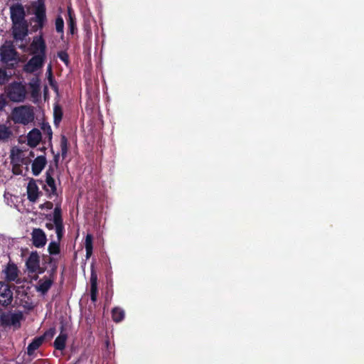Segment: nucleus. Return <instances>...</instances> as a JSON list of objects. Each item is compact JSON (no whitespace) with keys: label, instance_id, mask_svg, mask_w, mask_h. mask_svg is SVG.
I'll list each match as a JSON object with an SVG mask.
<instances>
[{"label":"nucleus","instance_id":"c85d7f7f","mask_svg":"<svg viewBox=\"0 0 364 364\" xmlns=\"http://www.w3.org/2000/svg\"><path fill=\"white\" fill-rule=\"evenodd\" d=\"M11 135V132L4 124H0V141H5L8 139Z\"/></svg>","mask_w":364,"mask_h":364},{"label":"nucleus","instance_id":"2f4dec72","mask_svg":"<svg viewBox=\"0 0 364 364\" xmlns=\"http://www.w3.org/2000/svg\"><path fill=\"white\" fill-rule=\"evenodd\" d=\"M50 269L48 271L49 276H50V279H53L54 280L55 277L56 276L57 270H58V262L56 263H53V264H50Z\"/></svg>","mask_w":364,"mask_h":364},{"label":"nucleus","instance_id":"423d86ee","mask_svg":"<svg viewBox=\"0 0 364 364\" xmlns=\"http://www.w3.org/2000/svg\"><path fill=\"white\" fill-rule=\"evenodd\" d=\"M30 50L33 55L46 56V44L42 32L39 36L33 38L30 45Z\"/></svg>","mask_w":364,"mask_h":364},{"label":"nucleus","instance_id":"7ed1b4c3","mask_svg":"<svg viewBox=\"0 0 364 364\" xmlns=\"http://www.w3.org/2000/svg\"><path fill=\"white\" fill-rule=\"evenodd\" d=\"M26 90L25 86L18 82H14L6 88V95L13 102H23L26 97Z\"/></svg>","mask_w":364,"mask_h":364},{"label":"nucleus","instance_id":"ddd939ff","mask_svg":"<svg viewBox=\"0 0 364 364\" xmlns=\"http://www.w3.org/2000/svg\"><path fill=\"white\" fill-rule=\"evenodd\" d=\"M43 189L49 199L58 197L57 187L53 177L49 176L48 178H46V184L43 186Z\"/></svg>","mask_w":364,"mask_h":364},{"label":"nucleus","instance_id":"c756f323","mask_svg":"<svg viewBox=\"0 0 364 364\" xmlns=\"http://www.w3.org/2000/svg\"><path fill=\"white\" fill-rule=\"evenodd\" d=\"M55 29L58 33H63L64 21L60 16H58L55 19Z\"/></svg>","mask_w":364,"mask_h":364},{"label":"nucleus","instance_id":"0eeeda50","mask_svg":"<svg viewBox=\"0 0 364 364\" xmlns=\"http://www.w3.org/2000/svg\"><path fill=\"white\" fill-rule=\"evenodd\" d=\"M25 16V9L21 4L17 3L10 6V17L13 24L27 22Z\"/></svg>","mask_w":364,"mask_h":364},{"label":"nucleus","instance_id":"6ab92c4d","mask_svg":"<svg viewBox=\"0 0 364 364\" xmlns=\"http://www.w3.org/2000/svg\"><path fill=\"white\" fill-rule=\"evenodd\" d=\"M42 138L41 132L38 129H32L28 134V145L31 147H36Z\"/></svg>","mask_w":364,"mask_h":364},{"label":"nucleus","instance_id":"4468645a","mask_svg":"<svg viewBox=\"0 0 364 364\" xmlns=\"http://www.w3.org/2000/svg\"><path fill=\"white\" fill-rule=\"evenodd\" d=\"M28 23L27 22L19 23L18 24H13V36L16 40L22 41L28 35Z\"/></svg>","mask_w":364,"mask_h":364},{"label":"nucleus","instance_id":"e433bc0d","mask_svg":"<svg viewBox=\"0 0 364 364\" xmlns=\"http://www.w3.org/2000/svg\"><path fill=\"white\" fill-rule=\"evenodd\" d=\"M55 169L52 166H49L46 172V178H48L49 176L53 177Z\"/></svg>","mask_w":364,"mask_h":364},{"label":"nucleus","instance_id":"b1692460","mask_svg":"<svg viewBox=\"0 0 364 364\" xmlns=\"http://www.w3.org/2000/svg\"><path fill=\"white\" fill-rule=\"evenodd\" d=\"M63 327L62 326L60 335L54 341L53 346L56 350H63L65 348L68 335L65 333H63Z\"/></svg>","mask_w":364,"mask_h":364},{"label":"nucleus","instance_id":"20e7f679","mask_svg":"<svg viewBox=\"0 0 364 364\" xmlns=\"http://www.w3.org/2000/svg\"><path fill=\"white\" fill-rule=\"evenodd\" d=\"M40 256L37 251H33L26 261V267L31 274H43L46 272V267H41Z\"/></svg>","mask_w":364,"mask_h":364},{"label":"nucleus","instance_id":"39448f33","mask_svg":"<svg viewBox=\"0 0 364 364\" xmlns=\"http://www.w3.org/2000/svg\"><path fill=\"white\" fill-rule=\"evenodd\" d=\"M14 116L16 122L28 124L34 119L33 109L26 106H21L14 110Z\"/></svg>","mask_w":364,"mask_h":364},{"label":"nucleus","instance_id":"72a5a7b5","mask_svg":"<svg viewBox=\"0 0 364 364\" xmlns=\"http://www.w3.org/2000/svg\"><path fill=\"white\" fill-rule=\"evenodd\" d=\"M9 79L6 70L0 69V85L6 83Z\"/></svg>","mask_w":364,"mask_h":364},{"label":"nucleus","instance_id":"5701e85b","mask_svg":"<svg viewBox=\"0 0 364 364\" xmlns=\"http://www.w3.org/2000/svg\"><path fill=\"white\" fill-rule=\"evenodd\" d=\"M53 279L43 277L38 282L37 290L43 294H46L53 285Z\"/></svg>","mask_w":364,"mask_h":364},{"label":"nucleus","instance_id":"2eb2a0df","mask_svg":"<svg viewBox=\"0 0 364 364\" xmlns=\"http://www.w3.org/2000/svg\"><path fill=\"white\" fill-rule=\"evenodd\" d=\"M3 272L5 274L6 282H14L18 277V269L16 264L13 262H9Z\"/></svg>","mask_w":364,"mask_h":364},{"label":"nucleus","instance_id":"f704fd0d","mask_svg":"<svg viewBox=\"0 0 364 364\" xmlns=\"http://www.w3.org/2000/svg\"><path fill=\"white\" fill-rule=\"evenodd\" d=\"M49 70H50V73H49L48 80H49L50 85L51 86V87L53 89L57 90H58V87H57L55 81L53 80V75H52V73L50 71V67H49Z\"/></svg>","mask_w":364,"mask_h":364},{"label":"nucleus","instance_id":"c9c22d12","mask_svg":"<svg viewBox=\"0 0 364 364\" xmlns=\"http://www.w3.org/2000/svg\"><path fill=\"white\" fill-rule=\"evenodd\" d=\"M53 208V203L50 201H46L43 204H41L39 205V208L43 209H47V210H51Z\"/></svg>","mask_w":364,"mask_h":364},{"label":"nucleus","instance_id":"a878e982","mask_svg":"<svg viewBox=\"0 0 364 364\" xmlns=\"http://www.w3.org/2000/svg\"><path fill=\"white\" fill-rule=\"evenodd\" d=\"M112 318L116 323L122 321L125 316L124 311L120 307H114L112 309Z\"/></svg>","mask_w":364,"mask_h":364},{"label":"nucleus","instance_id":"412c9836","mask_svg":"<svg viewBox=\"0 0 364 364\" xmlns=\"http://www.w3.org/2000/svg\"><path fill=\"white\" fill-rule=\"evenodd\" d=\"M32 97H38L41 92V80L38 77H33L28 84Z\"/></svg>","mask_w":364,"mask_h":364},{"label":"nucleus","instance_id":"1a4fd4ad","mask_svg":"<svg viewBox=\"0 0 364 364\" xmlns=\"http://www.w3.org/2000/svg\"><path fill=\"white\" fill-rule=\"evenodd\" d=\"M46 56L33 55L24 65L23 70L27 73H33L43 68Z\"/></svg>","mask_w":364,"mask_h":364},{"label":"nucleus","instance_id":"4be33fe9","mask_svg":"<svg viewBox=\"0 0 364 364\" xmlns=\"http://www.w3.org/2000/svg\"><path fill=\"white\" fill-rule=\"evenodd\" d=\"M23 318V314L21 312L12 314L10 316H8L6 318L3 319L4 323L14 326L15 327H20V321Z\"/></svg>","mask_w":364,"mask_h":364},{"label":"nucleus","instance_id":"473e14b6","mask_svg":"<svg viewBox=\"0 0 364 364\" xmlns=\"http://www.w3.org/2000/svg\"><path fill=\"white\" fill-rule=\"evenodd\" d=\"M58 57L66 65L69 64V55L66 51H60L58 53Z\"/></svg>","mask_w":364,"mask_h":364},{"label":"nucleus","instance_id":"393cba45","mask_svg":"<svg viewBox=\"0 0 364 364\" xmlns=\"http://www.w3.org/2000/svg\"><path fill=\"white\" fill-rule=\"evenodd\" d=\"M63 112L61 106L55 104L53 107V122L55 126L58 127L63 118Z\"/></svg>","mask_w":364,"mask_h":364},{"label":"nucleus","instance_id":"ea45409f","mask_svg":"<svg viewBox=\"0 0 364 364\" xmlns=\"http://www.w3.org/2000/svg\"><path fill=\"white\" fill-rule=\"evenodd\" d=\"M46 228L47 229H48L49 230H53L54 228L55 229V224L54 223H47L46 224Z\"/></svg>","mask_w":364,"mask_h":364},{"label":"nucleus","instance_id":"f3484780","mask_svg":"<svg viewBox=\"0 0 364 364\" xmlns=\"http://www.w3.org/2000/svg\"><path fill=\"white\" fill-rule=\"evenodd\" d=\"M47 160L45 156H37L32 163L31 169L34 176H38L45 168Z\"/></svg>","mask_w":364,"mask_h":364},{"label":"nucleus","instance_id":"79ce46f5","mask_svg":"<svg viewBox=\"0 0 364 364\" xmlns=\"http://www.w3.org/2000/svg\"><path fill=\"white\" fill-rule=\"evenodd\" d=\"M30 156H33V157L34 156V154H33V152H31V153H30Z\"/></svg>","mask_w":364,"mask_h":364},{"label":"nucleus","instance_id":"bb28decb","mask_svg":"<svg viewBox=\"0 0 364 364\" xmlns=\"http://www.w3.org/2000/svg\"><path fill=\"white\" fill-rule=\"evenodd\" d=\"M92 240H93V236L91 234H87L85 237V241L86 258H90L92 254V250H93Z\"/></svg>","mask_w":364,"mask_h":364},{"label":"nucleus","instance_id":"58836bf2","mask_svg":"<svg viewBox=\"0 0 364 364\" xmlns=\"http://www.w3.org/2000/svg\"><path fill=\"white\" fill-rule=\"evenodd\" d=\"M46 131L48 134V140L49 141H51L53 132L50 126H48Z\"/></svg>","mask_w":364,"mask_h":364},{"label":"nucleus","instance_id":"4c0bfd02","mask_svg":"<svg viewBox=\"0 0 364 364\" xmlns=\"http://www.w3.org/2000/svg\"><path fill=\"white\" fill-rule=\"evenodd\" d=\"M6 105V101L3 95H0V111L5 107Z\"/></svg>","mask_w":364,"mask_h":364},{"label":"nucleus","instance_id":"9b49d317","mask_svg":"<svg viewBox=\"0 0 364 364\" xmlns=\"http://www.w3.org/2000/svg\"><path fill=\"white\" fill-rule=\"evenodd\" d=\"M32 243L38 248L45 246L47 238L45 232L41 228H34L31 232Z\"/></svg>","mask_w":364,"mask_h":364},{"label":"nucleus","instance_id":"6e6552de","mask_svg":"<svg viewBox=\"0 0 364 364\" xmlns=\"http://www.w3.org/2000/svg\"><path fill=\"white\" fill-rule=\"evenodd\" d=\"M14 287V285H13ZM12 286L5 282H0V304L3 306L10 305L13 301Z\"/></svg>","mask_w":364,"mask_h":364},{"label":"nucleus","instance_id":"dca6fc26","mask_svg":"<svg viewBox=\"0 0 364 364\" xmlns=\"http://www.w3.org/2000/svg\"><path fill=\"white\" fill-rule=\"evenodd\" d=\"M0 55L1 61L5 63H9L12 60H16L17 52L11 46H4L1 49Z\"/></svg>","mask_w":364,"mask_h":364},{"label":"nucleus","instance_id":"a211bd4d","mask_svg":"<svg viewBox=\"0 0 364 364\" xmlns=\"http://www.w3.org/2000/svg\"><path fill=\"white\" fill-rule=\"evenodd\" d=\"M98 294L97 289V274L92 270L90 275V299L92 302H96Z\"/></svg>","mask_w":364,"mask_h":364},{"label":"nucleus","instance_id":"f03ea898","mask_svg":"<svg viewBox=\"0 0 364 364\" xmlns=\"http://www.w3.org/2000/svg\"><path fill=\"white\" fill-rule=\"evenodd\" d=\"M34 16L31 18V22L34 23L31 27L33 32L41 31L47 23L46 8L44 0H38L33 5Z\"/></svg>","mask_w":364,"mask_h":364},{"label":"nucleus","instance_id":"cd10ccee","mask_svg":"<svg viewBox=\"0 0 364 364\" xmlns=\"http://www.w3.org/2000/svg\"><path fill=\"white\" fill-rule=\"evenodd\" d=\"M60 149L62 157L64 159L68 151V140L65 135H62L60 138Z\"/></svg>","mask_w":364,"mask_h":364},{"label":"nucleus","instance_id":"aec40b11","mask_svg":"<svg viewBox=\"0 0 364 364\" xmlns=\"http://www.w3.org/2000/svg\"><path fill=\"white\" fill-rule=\"evenodd\" d=\"M68 17L67 23L68 30L70 33L73 35L77 31L76 18L74 11L70 6H68Z\"/></svg>","mask_w":364,"mask_h":364},{"label":"nucleus","instance_id":"a19ab883","mask_svg":"<svg viewBox=\"0 0 364 364\" xmlns=\"http://www.w3.org/2000/svg\"><path fill=\"white\" fill-rule=\"evenodd\" d=\"M59 157H60L59 154H57L56 155L54 156V161H55L56 167L58 165Z\"/></svg>","mask_w":364,"mask_h":364},{"label":"nucleus","instance_id":"f257e3e1","mask_svg":"<svg viewBox=\"0 0 364 364\" xmlns=\"http://www.w3.org/2000/svg\"><path fill=\"white\" fill-rule=\"evenodd\" d=\"M46 219L49 220H53V222H54L55 227L57 241H51L48 247V253L52 256H55L60 253V243L64 235V225L62 217V210L60 203H58L55 204L53 215H51L50 214L47 215Z\"/></svg>","mask_w":364,"mask_h":364},{"label":"nucleus","instance_id":"9d476101","mask_svg":"<svg viewBox=\"0 0 364 364\" xmlns=\"http://www.w3.org/2000/svg\"><path fill=\"white\" fill-rule=\"evenodd\" d=\"M55 333V329L50 328L48 331H46L43 335L38 337H35L32 342L28 344L27 347V354L31 356L33 355L35 350L38 349L40 346L44 342L46 337L48 336H53Z\"/></svg>","mask_w":364,"mask_h":364},{"label":"nucleus","instance_id":"7c9ffc66","mask_svg":"<svg viewBox=\"0 0 364 364\" xmlns=\"http://www.w3.org/2000/svg\"><path fill=\"white\" fill-rule=\"evenodd\" d=\"M58 260L52 255L49 254V255H43V264H52L53 263H56Z\"/></svg>","mask_w":364,"mask_h":364},{"label":"nucleus","instance_id":"f8f14e48","mask_svg":"<svg viewBox=\"0 0 364 364\" xmlns=\"http://www.w3.org/2000/svg\"><path fill=\"white\" fill-rule=\"evenodd\" d=\"M42 193L39 191L34 179H31L27 186V198L30 202L35 203Z\"/></svg>","mask_w":364,"mask_h":364}]
</instances>
